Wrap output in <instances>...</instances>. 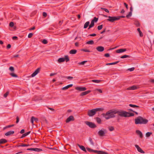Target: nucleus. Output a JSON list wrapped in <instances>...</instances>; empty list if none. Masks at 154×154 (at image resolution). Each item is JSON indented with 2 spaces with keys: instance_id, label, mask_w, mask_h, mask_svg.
<instances>
[{
  "instance_id": "1",
  "label": "nucleus",
  "mask_w": 154,
  "mask_h": 154,
  "mask_svg": "<svg viewBox=\"0 0 154 154\" xmlns=\"http://www.w3.org/2000/svg\"><path fill=\"white\" fill-rule=\"evenodd\" d=\"M116 114V110L111 109L107 111L106 113L103 114V117L106 119L115 118Z\"/></svg>"
},
{
  "instance_id": "2",
  "label": "nucleus",
  "mask_w": 154,
  "mask_h": 154,
  "mask_svg": "<svg viewBox=\"0 0 154 154\" xmlns=\"http://www.w3.org/2000/svg\"><path fill=\"white\" fill-rule=\"evenodd\" d=\"M148 122L147 119L140 116H138L135 119V123L136 124H146Z\"/></svg>"
},
{
  "instance_id": "3",
  "label": "nucleus",
  "mask_w": 154,
  "mask_h": 154,
  "mask_svg": "<svg viewBox=\"0 0 154 154\" xmlns=\"http://www.w3.org/2000/svg\"><path fill=\"white\" fill-rule=\"evenodd\" d=\"M103 110V108H98L89 110L88 111V115L90 117L93 116L96 114L97 112L102 111Z\"/></svg>"
},
{
  "instance_id": "4",
  "label": "nucleus",
  "mask_w": 154,
  "mask_h": 154,
  "mask_svg": "<svg viewBox=\"0 0 154 154\" xmlns=\"http://www.w3.org/2000/svg\"><path fill=\"white\" fill-rule=\"evenodd\" d=\"M116 114H118V115L121 117H127V112L122 110H116Z\"/></svg>"
},
{
  "instance_id": "5",
  "label": "nucleus",
  "mask_w": 154,
  "mask_h": 154,
  "mask_svg": "<svg viewBox=\"0 0 154 154\" xmlns=\"http://www.w3.org/2000/svg\"><path fill=\"white\" fill-rule=\"evenodd\" d=\"M108 17L109 19H107V20L108 21L113 22L115 21L118 20V18L117 17H111L109 16Z\"/></svg>"
},
{
  "instance_id": "6",
  "label": "nucleus",
  "mask_w": 154,
  "mask_h": 154,
  "mask_svg": "<svg viewBox=\"0 0 154 154\" xmlns=\"http://www.w3.org/2000/svg\"><path fill=\"white\" fill-rule=\"evenodd\" d=\"M85 123L91 128H94L97 127L95 124L92 122L85 121Z\"/></svg>"
},
{
  "instance_id": "7",
  "label": "nucleus",
  "mask_w": 154,
  "mask_h": 154,
  "mask_svg": "<svg viewBox=\"0 0 154 154\" xmlns=\"http://www.w3.org/2000/svg\"><path fill=\"white\" fill-rule=\"evenodd\" d=\"M106 130L103 129L100 130L98 132V134L100 137H103L105 135V134L106 133Z\"/></svg>"
},
{
  "instance_id": "8",
  "label": "nucleus",
  "mask_w": 154,
  "mask_h": 154,
  "mask_svg": "<svg viewBox=\"0 0 154 154\" xmlns=\"http://www.w3.org/2000/svg\"><path fill=\"white\" fill-rule=\"evenodd\" d=\"M40 68H37L35 72L30 76V77H34L40 71Z\"/></svg>"
},
{
  "instance_id": "9",
  "label": "nucleus",
  "mask_w": 154,
  "mask_h": 154,
  "mask_svg": "<svg viewBox=\"0 0 154 154\" xmlns=\"http://www.w3.org/2000/svg\"><path fill=\"white\" fill-rule=\"evenodd\" d=\"M26 150H28L34 151H37V152H40V151H42V150L41 149L37 148H28V149H26Z\"/></svg>"
},
{
  "instance_id": "10",
  "label": "nucleus",
  "mask_w": 154,
  "mask_h": 154,
  "mask_svg": "<svg viewBox=\"0 0 154 154\" xmlns=\"http://www.w3.org/2000/svg\"><path fill=\"white\" fill-rule=\"evenodd\" d=\"M76 90L80 91H85L87 89L85 87H76L75 88Z\"/></svg>"
},
{
  "instance_id": "11",
  "label": "nucleus",
  "mask_w": 154,
  "mask_h": 154,
  "mask_svg": "<svg viewBox=\"0 0 154 154\" xmlns=\"http://www.w3.org/2000/svg\"><path fill=\"white\" fill-rule=\"evenodd\" d=\"M135 146L139 152L142 153H144V152L142 150V149L138 145L136 144Z\"/></svg>"
},
{
  "instance_id": "12",
  "label": "nucleus",
  "mask_w": 154,
  "mask_h": 154,
  "mask_svg": "<svg viewBox=\"0 0 154 154\" xmlns=\"http://www.w3.org/2000/svg\"><path fill=\"white\" fill-rule=\"evenodd\" d=\"M74 120V117L72 116H70L66 120V122L68 123L71 121H73Z\"/></svg>"
},
{
  "instance_id": "13",
  "label": "nucleus",
  "mask_w": 154,
  "mask_h": 154,
  "mask_svg": "<svg viewBox=\"0 0 154 154\" xmlns=\"http://www.w3.org/2000/svg\"><path fill=\"white\" fill-rule=\"evenodd\" d=\"M127 50L126 48H122L117 50L116 51V52L117 53H120L126 51Z\"/></svg>"
},
{
  "instance_id": "14",
  "label": "nucleus",
  "mask_w": 154,
  "mask_h": 154,
  "mask_svg": "<svg viewBox=\"0 0 154 154\" xmlns=\"http://www.w3.org/2000/svg\"><path fill=\"white\" fill-rule=\"evenodd\" d=\"M96 49L99 52H102L104 50V48L101 46H98Z\"/></svg>"
},
{
  "instance_id": "15",
  "label": "nucleus",
  "mask_w": 154,
  "mask_h": 154,
  "mask_svg": "<svg viewBox=\"0 0 154 154\" xmlns=\"http://www.w3.org/2000/svg\"><path fill=\"white\" fill-rule=\"evenodd\" d=\"M136 134L139 136V137L141 138L143 137V136L142 133L139 130H137L136 131Z\"/></svg>"
},
{
  "instance_id": "16",
  "label": "nucleus",
  "mask_w": 154,
  "mask_h": 154,
  "mask_svg": "<svg viewBox=\"0 0 154 154\" xmlns=\"http://www.w3.org/2000/svg\"><path fill=\"white\" fill-rule=\"evenodd\" d=\"M137 87L135 85H133L127 88L128 90H134L137 89Z\"/></svg>"
},
{
  "instance_id": "17",
  "label": "nucleus",
  "mask_w": 154,
  "mask_h": 154,
  "mask_svg": "<svg viewBox=\"0 0 154 154\" xmlns=\"http://www.w3.org/2000/svg\"><path fill=\"white\" fill-rule=\"evenodd\" d=\"M91 91L88 90V91H85L82 92L81 93V94H80V96H83L85 95L86 94L89 93Z\"/></svg>"
},
{
  "instance_id": "18",
  "label": "nucleus",
  "mask_w": 154,
  "mask_h": 154,
  "mask_svg": "<svg viewBox=\"0 0 154 154\" xmlns=\"http://www.w3.org/2000/svg\"><path fill=\"white\" fill-rule=\"evenodd\" d=\"M72 86H73L72 84H70V85H68L67 86H66L63 88H62V90H66L67 89L69 88L72 87Z\"/></svg>"
},
{
  "instance_id": "19",
  "label": "nucleus",
  "mask_w": 154,
  "mask_h": 154,
  "mask_svg": "<svg viewBox=\"0 0 154 154\" xmlns=\"http://www.w3.org/2000/svg\"><path fill=\"white\" fill-rule=\"evenodd\" d=\"M14 131H10L8 132L5 134V135L6 136H8L14 133Z\"/></svg>"
},
{
  "instance_id": "20",
  "label": "nucleus",
  "mask_w": 154,
  "mask_h": 154,
  "mask_svg": "<svg viewBox=\"0 0 154 154\" xmlns=\"http://www.w3.org/2000/svg\"><path fill=\"white\" fill-rule=\"evenodd\" d=\"M78 146L83 151L85 152H86V150L85 149V147L83 146L80 145L79 144H78Z\"/></svg>"
},
{
  "instance_id": "21",
  "label": "nucleus",
  "mask_w": 154,
  "mask_h": 154,
  "mask_svg": "<svg viewBox=\"0 0 154 154\" xmlns=\"http://www.w3.org/2000/svg\"><path fill=\"white\" fill-rule=\"evenodd\" d=\"M7 140L4 139H1L0 140V144H3L7 143Z\"/></svg>"
},
{
  "instance_id": "22",
  "label": "nucleus",
  "mask_w": 154,
  "mask_h": 154,
  "mask_svg": "<svg viewBox=\"0 0 154 154\" xmlns=\"http://www.w3.org/2000/svg\"><path fill=\"white\" fill-rule=\"evenodd\" d=\"M94 25V22H93V21H92L91 20V23L90 25H89V26L88 28V29H89L90 28H91L92 27H93Z\"/></svg>"
},
{
  "instance_id": "23",
  "label": "nucleus",
  "mask_w": 154,
  "mask_h": 154,
  "mask_svg": "<svg viewBox=\"0 0 154 154\" xmlns=\"http://www.w3.org/2000/svg\"><path fill=\"white\" fill-rule=\"evenodd\" d=\"M90 22L89 21H87L84 24V29L87 28L88 26H89Z\"/></svg>"
},
{
  "instance_id": "24",
  "label": "nucleus",
  "mask_w": 154,
  "mask_h": 154,
  "mask_svg": "<svg viewBox=\"0 0 154 154\" xmlns=\"http://www.w3.org/2000/svg\"><path fill=\"white\" fill-rule=\"evenodd\" d=\"M77 51L75 49H72L71 50L69 53L70 54H75L77 53Z\"/></svg>"
},
{
  "instance_id": "25",
  "label": "nucleus",
  "mask_w": 154,
  "mask_h": 154,
  "mask_svg": "<svg viewBox=\"0 0 154 154\" xmlns=\"http://www.w3.org/2000/svg\"><path fill=\"white\" fill-rule=\"evenodd\" d=\"M30 133V131H28L25 134H23L22 136L21 137V138H22L24 137L25 136H27L28 134H29Z\"/></svg>"
},
{
  "instance_id": "26",
  "label": "nucleus",
  "mask_w": 154,
  "mask_h": 154,
  "mask_svg": "<svg viewBox=\"0 0 154 154\" xmlns=\"http://www.w3.org/2000/svg\"><path fill=\"white\" fill-rule=\"evenodd\" d=\"M129 106L135 108L136 107L138 109H139L140 108V106L137 105H133L132 104H129Z\"/></svg>"
},
{
  "instance_id": "27",
  "label": "nucleus",
  "mask_w": 154,
  "mask_h": 154,
  "mask_svg": "<svg viewBox=\"0 0 154 154\" xmlns=\"http://www.w3.org/2000/svg\"><path fill=\"white\" fill-rule=\"evenodd\" d=\"M88 61L87 60L81 62H79L78 63V64L81 65H83L85 64L86 63L88 62Z\"/></svg>"
},
{
  "instance_id": "28",
  "label": "nucleus",
  "mask_w": 154,
  "mask_h": 154,
  "mask_svg": "<svg viewBox=\"0 0 154 154\" xmlns=\"http://www.w3.org/2000/svg\"><path fill=\"white\" fill-rule=\"evenodd\" d=\"M137 31L139 33V35H140V36L141 37H143V34L142 32L140 31V28H138L137 29Z\"/></svg>"
},
{
  "instance_id": "29",
  "label": "nucleus",
  "mask_w": 154,
  "mask_h": 154,
  "mask_svg": "<svg viewBox=\"0 0 154 154\" xmlns=\"http://www.w3.org/2000/svg\"><path fill=\"white\" fill-rule=\"evenodd\" d=\"M14 126V125H10L6 126L3 128V130H5V129H7V128H10L11 127Z\"/></svg>"
},
{
  "instance_id": "30",
  "label": "nucleus",
  "mask_w": 154,
  "mask_h": 154,
  "mask_svg": "<svg viewBox=\"0 0 154 154\" xmlns=\"http://www.w3.org/2000/svg\"><path fill=\"white\" fill-rule=\"evenodd\" d=\"M9 74L12 77L15 78H17L18 77L17 75L13 72Z\"/></svg>"
},
{
  "instance_id": "31",
  "label": "nucleus",
  "mask_w": 154,
  "mask_h": 154,
  "mask_svg": "<svg viewBox=\"0 0 154 154\" xmlns=\"http://www.w3.org/2000/svg\"><path fill=\"white\" fill-rule=\"evenodd\" d=\"M134 115V114L132 113H129L127 112V117H129L130 116H133Z\"/></svg>"
},
{
  "instance_id": "32",
  "label": "nucleus",
  "mask_w": 154,
  "mask_h": 154,
  "mask_svg": "<svg viewBox=\"0 0 154 154\" xmlns=\"http://www.w3.org/2000/svg\"><path fill=\"white\" fill-rule=\"evenodd\" d=\"M119 62V61H117L116 62H113V63H106V65H114V64H116L118 63Z\"/></svg>"
},
{
  "instance_id": "33",
  "label": "nucleus",
  "mask_w": 154,
  "mask_h": 154,
  "mask_svg": "<svg viewBox=\"0 0 154 154\" xmlns=\"http://www.w3.org/2000/svg\"><path fill=\"white\" fill-rule=\"evenodd\" d=\"M65 61L64 58H59L57 60V61L59 63H61Z\"/></svg>"
},
{
  "instance_id": "34",
  "label": "nucleus",
  "mask_w": 154,
  "mask_h": 154,
  "mask_svg": "<svg viewBox=\"0 0 154 154\" xmlns=\"http://www.w3.org/2000/svg\"><path fill=\"white\" fill-rule=\"evenodd\" d=\"M29 146V144H23L21 145H19L17 146V147H25V146Z\"/></svg>"
},
{
  "instance_id": "35",
  "label": "nucleus",
  "mask_w": 154,
  "mask_h": 154,
  "mask_svg": "<svg viewBox=\"0 0 154 154\" xmlns=\"http://www.w3.org/2000/svg\"><path fill=\"white\" fill-rule=\"evenodd\" d=\"M94 44V42L93 40H90L87 42L86 43L87 44L93 45Z\"/></svg>"
},
{
  "instance_id": "36",
  "label": "nucleus",
  "mask_w": 154,
  "mask_h": 154,
  "mask_svg": "<svg viewBox=\"0 0 154 154\" xmlns=\"http://www.w3.org/2000/svg\"><path fill=\"white\" fill-rule=\"evenodd\" d=\"M96 120L97 121V122L98 123V124H100L101 122V119L99 117H97L96 118Z\"/></svg>"
},
{
  "instance_id": "37",
  "label": "nucleus",
  "mask_w": 154,
  "mask_h": 154,
  "mask_svg": "<svg viewBox=\"0 0 154 154\" xmlns=\"http://www.w3.org/2000/svg\"><path fill=\"white\" fill-rule=\"evenodd\" d=\"M152 134L151 132H147L146 133V137H149Z\"/></svg>"
},
{
  "instance_id": "38",
  "label": "nucleus",
  "mask_w": 154,
  "mask_h": 154,
  "mask_svg": "<svg viewBox=\"0 0 154 154\" xmlns=\"http://www.w3.org/2000/svg\"><path fill=\"white\" fill-rule=\"evenodd\" d=\"M132 14V12L130 11L129 12L128 14L126 16V17L127 18H129V17H131V16Z\"/></svg>"
},
{
  "instance_id": "39",
  "label": "nucleus",
  "mask_w": 154,
  "mask_h": 154,
  "mask_svg": "<svg viewBox=\"0 0 154 154\" xmlns=\"http://www.w3.org/2000/svg\"><path fill=\"white\" fill-rule=\"evenodd\" d=\"M89 140L90 141V142L91 144L92 145H93V146H94V143H93V141H92V139H91V137H89Z\"/></svg>"
},
{
  "instance_id": "40",
  "label": "nucleus",
  "mask_w": 154,
  "mask_h": 154,
  "mask_svg": "<svg viewBox=\"0 0 154 154\" xmlns=\"http://www.w3.org/2000/svg\"><path fill=\"white\" fill-rule=\"evenodd\" d=\"M101 80H92V82L97 83H99L101 82Z\"/></svg>"
},
{
  "instance_id": "41",
  "label": "nucleus",
  "mask_w": 154,
  "mask_h": 154,
  "mask_svg": "<svg viewBox=\"0 0 154 154\" xmlns=\"http://www.w3.org/2000/svg\"><path fill=\"white\" fill-rule=\"evenodd\" d=\"M98 20V18H97L96 17H94V19L92 20V21H93L94 22L96 23Z\"/></svg>"
},
{
  "instance_id": "42",
  "label": "nucleus",
  "mask_w": 154,
  "mask_h": 154,
  "mask_svg": "<svg viewBox=\"0 0 154 154\" xmlns=\"http://www.w3.org/2000/svg\"><path fill=\"white\" fill-rule=\"evenodd\" d=\"M100 8L101 9L104 11L106 12L107 13H109V11L107 9L103 8Z\"/></svg>"
},
{
  "instance_id": "43",
  "label": "nucleus",
  "mask_w": 154,
  "mask_h": 154,
  "mask_svg": "<svg viewBox=\"0 0 154 154\" xmlns=\"http://www.w3.org/2000/svg\"><path fill=\"white\" fill-rule=\"evenodd\" d=\"M103 25H99L97 26V29L98 30H100L103 28Z\"/></svg>"
},
{
  "instance_id": "44",
  "label": "nucleus",
  "mask_w": 154,
  "mask_h": 154,
  "mask_svg": "<svg viewBox=\"0 0 154 154\" xmlns=\"http://www.w3.org/2000/svg\"><path fill=\"white\" fill-rule=\"evenodd\" d=\"M9 69L11 72H14V68L13 66H10L9 68Z\"/></svg>"
},
{
  "instance_id": "45",
  "label": "nucleus",
  "mask_w": 154,
  "mask_h": 154,
  "mask_svg": "<svg viewBox=\"0 0 154 154\" xmlns=\"http://www.w3.org/2000/svg\"><path fill=\"white\" fill-rule=\"evenodd\" d=\"M33 34L32 33H29L28 35V38H31L32 36H33Z\"/></svg>"
},
{
  "instance_id": "46",
  "label": "nucleus",
  "mask_w": 154,
  "mask_h": 154,
  "mask_svg": "<svg viewBox=\"0 0 154 154\" xmlns=\"http://www.w3.org/2000/svg\"><path fill=\"white\" fill-rule=\"evenodd\" d=\"M42 42L44 44H46L48 43V42L47 40L44 39L43 40Z\"/></svg>"
},
{
  "instance_id": "47",
  "label": "nucleus",
  "mask_w": 154,
  "mask_h": 154,
  "mask_svg": "<svg viewBox=\"0 0 154 154\" xmlns=\"http://www.w3.org/2000/svg\"><path fill=\"white\" fill-rule=\"evenodd\" d=\"M81 51H84L85 52H90V51L89 50L86 49H82Z\"/></svg>"
},
{
  "instance_id": "48",
  "label": "nucleus",
  "mask_w": 154,
  "mask_h": 154,
  "mask_svg": "<svg viewBox=\"0 0 154 154\" xmlns=\"http://www.w3.org/2000/svg\"><path fill=\"white\" fill-rule=\"evenodd\" d=\"M95 91H98L100 93H102V91L101 89H99L98 88H96L95 89Z\"/></svg>"
},
{
  "instance_id": "49",
  "label": "nucleus",
  "mask_w": 154,
  "mask_h": 154,
  "mask_svg": "<svg viewBox=\"0 0 154 154\" xmlns=\"http://www.w3.org/2000/svg\"><path fill=\"white\" fill-rule=\"evenodd\" d=\"M87 149L88 151L89 152H93L94 150L92 149L89 148H87Z\"/></svg>"
},
{
  "instance_id": "50",
  "label": "nucleus",
  "mask_w": 154,
  "mask_h": 154,
  "mask_svg": "<svg viewBox=\"0 0 154 154\" xmlns=\"http://www.w3.org/2000/svg\"><path fill=\"white\" fill-rule=\"evenodd\" d=\"M130 57V56H129L127 55H124L123 56H121L120 57V58H127V57Z\"/></svg>"
},
{
  "instance_id": "51",
  "label": "nucleus",
  "mask_w": 154,
  "mask_h": 154,
  "mask_svg": "<svg viewBox=\"0 0 154 154\" xmlns=\"http://www.w3.org/2000/svg\"><path fill=\"white\" fill-rule=\"evenodd\" d=\"M35 119V117L33 116L32 117L31 119V122L32 124H33L34 119Z\"/></svg>"
},
{
  "instance_id": "52",
  "label": "nucleus",
  "mask_w": 154,
  "mask_h": 154,
  "mask_svg": "<svg viewBox=\"0 0 154 154\" xmlns=\"http://www.w3.org/2000/svg\"><path fill=\"white\" fill-rule=\"evenodd\" d=\"M14 23L13 22H11L9 23V26L11 27H13L14 26Z\"/></svg>"
},
{
  "instance_id": "53",
  "label": "nucleus",
  "mask_w": 154,
  "mask_h": 154,
  "mask_svg": "<svg viewBox=\"0 0 154 154\" xmlns=\"http://www.w3.org/2000/svg\"><path fill=\"white\" fill-rule=\"evenodd\" d=\"M135 24L137 27L139 26L140 25V23L138 22H136L135 23Z\"/></svg>"
},
{
  "instance_id": "54",
  "label": "nucleus",
  "mask_w": 154,
  "mask_h": 154,
  "mask_svg": "<svg viewBox=\"0 0 154 154\" xmlns=\"http://www.w3.org/2000/svg\"><path fill=\"white\" fill-rule=\"evenodd\" d=\"M9 93V92L7 91V92L5 94H4V97H6L8 95Z\"/></svg>"
},
{
  "instance_id": "55",
  "label": "nucleus",
  "mask_w": 154,
  "mask_h": 154,
  "mask_svg": "<svg viewBox=\"0 0 154 154\" xmlns=\"http://www.w3.org/2000/svg\"><path fill=\"white\" fill-rule=\"evenodd\" d=\"M109 130L110 131H112L114 130V128L112 126L109 127Z\"/></svg>"
},
{
  "instance_id": "56",
  "label": "nucleus",
  "mask_w": 154,
  "mask_h": 154,
  "mask_svg": "<svg viewBox=\"0 0 154 154\" xmlns=\"http://www.w3.org/2000/svg\"><path fill=\"white\" fill-rule=\"evenodd\" d=\"M67 79H69L70 80H72V79L73 78V77H72V76H67V77H66Z\"/></svg>"
},
{
  "instance_id": "57",
  "label": "nucleus",
  "mask_w": 154,
  "mask_h": 154,
  "mask_svg": "<svg viewBox=\"0 0 154 154\" xmlns=\"http://www.w3.org/2000/svg\"><path fill=\"white\" fill-rule=\"evenodd\" d=\"M12 38L14 40H17L18 38L16 36H14L12 37Z\"/></svg>"
},
{
  "instance_id": "58",
  "label": "nucleus",
  "mask_w": 154,
  "mask_h": 154,
  "mask_svg": "<svg viewBox=\"0 0 154 154\" xmlns=\"http://www.w3.org/2000/svg\"><path fill=\"white\" fill-rule=\"evenodd\" d=\"M11 45L10 44H8L7 46V48L8 49L11 48Z\"/></svg>"
},
{
  "instance_id": "59",
  "label": "nucleus",
  "mask_w": 154,
  "mask_h": 154,
  "mask_svg": "<svg viewBox=\"0 0 154 154\" xmlns=\"http://www.w3.org/2000/svg\"><path fill=\"white\" fill-rule=\"evenodd\" d=\"M134 67H132L131 68L128 69V70H129L130 71H134Z\"/></svg>"
},
{
  "instance_id": "60",
  "label": "nucleus",
  "mask_w": 154,
  "mask_h": 154,
  "mask_svg": "<svg viewBox=\"0 0 154 154\" xmlns=\"http://www.w3.org/2000/svg\"><path fill=\"white\" fill-rule=\"evenodd\" d=\"M43 16L46 17L47 16V14L45 12H43L42 14Z\"/></svg>"
},
{
  "instance_id": "61",
  "label": "nucleus",
  "mask_w": 154,
  "mask_h": 154,
  "mask_svg": "<svg viewBox=\"0 0 154 154\" xmlns=\"http://www.w3.org/2000/svg\"><path fill=\"white\" fill-rule=\"evenodd\" d=\"M104 56L106 57H110V55L109 53H106L104 54Z\"/></svg>"
},
{
  "instance_id": "62",
  "label": "nucleus",
  "mask_w": 154,
  "mask_h": 154,
  "mask_svg": "<svg viewBox=\"0 0 154 154\" xmlns=\"http://www.w3.org/2000/svg\"><path fill=\"white\" fill-rule=\"evenodd\" d=\"M96 35V34L95 33L91 34L89 35V36H95Z\"/></svg>"
},
{
  "instance_id": "63",
  "label": "nucleus",
  "mask_w": 154,
  "mask_h": 154,
  "mask_svg": "<svg viewBox=\"0 0 154 154\" xmlns=\"http://www.w3.org/2000/svg\"><path fill=\"white\" fill-rule=\"evenodd\" d=\"M125 16H118V20H119V19H120L121 18H125Z\"/></svg>"
},
{
  "instance_id": "64",
  "label": "nucleus",
  "mask_w": 154,
  "mask_h": 154,
  "mask_svg": "<svg viewBox=\"0 0 154 154\" xmlns=\"http://www.w3.org/2000/svg\"><path fill=\"white\" fill-rule=\"evenodd\" d=\"M124 5L125 6V7L126 8V9H128V5L127 4H126V3H124Z\"/></svg>"
}]
</instances>
